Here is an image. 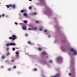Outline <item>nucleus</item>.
I'll list each match as a JSON object with an SVG mask.
<instances>
[{
    "instance_id": "f257e3e1",
    "label": "nucleus",
    "mask_w": 77,
    "mask_h": 77,
    "mask_svg": "<svg viewBox=\"0 0 77 77\" xmlns=\"http://www.w3.org/2000/svg\"><path fill=\"white\" fill-rule=\"evenodd\" d=\"M11 7H12L13 8H15V5L11 4Z\"/></svg>"
},
{
    "instance_id": "f03ea898",
    "label": "nucleus",
    "mask_w": 77,
    "mask_h": 77,
    "mask_svg": "<svg viewBox=\"0 0 77 77\" xmlns=\"http://www.w3.org/2000/svg\"><path fill=\"white\" fill-rule=\"evenodd\" d=\"M6 6L7 8H9L10 7H11V4L8 5H6Z\"/></svg>"
},
{
    "instance_id": "7ed1b4c3",
    "label": "nucleus",
    "mask_w": 77,
    "mask_h": 77,
    "mask_svg": "<svg viewBox=\"0 0 77 77\" xmlns=\"http://www.w3.org/2000/svg\"><path fill=\"white\" fill-rule=\"evenodd\" d=\"M22 29H26L27 28L26 27V26H23L22 27Z\"/></svg>"
},
{
    "instance_id": "20e7f679",
    "label": "nucleus",
    "mask_w": 77,
    "mask_h": 77,
    "mask_svg": "<svg viewBox=\"0 0 77 77\" xmlns=\"http://www.w3.org/2000/svg\"><path fill=\"white\" fill-rule=\"evenodd\" d=\"M28 29H33V27H32V28L31 27L29 28Z\"/></svg>"
},
{
    "instance_id": "39448f33",
    "label": "nucleus",
    "mask_w": 77,
    "mask_h": 77,
    "mask_svg": "<svg viewBox=\"0 0 77 77\" xmlns=\"http://www.w3.org/2000/svg\"><path fill=\"white\" fill-rule=\"evenodd\" d=\"M36 14H37V13L36 12H35L34 13H33V15H36Z\"/></svg>"
},
{
    "instance_id": "423d86ee",
    "label": "nucleus",
    "mask_w": 77,
    "mask_h": 77,
    "mask_svg": "<svg viewBox=\"0 0 77 77\" xmlns=\"http://www.w3.org/2000/svg\"><path fill=\"white\" fill-rule=\"evenodd\" d=\"M20 12L21 13H23V12H24V10H21L20 11Z\"/></svg>"
},
{
    "instance_id": "0eeeda50",
    "label": "nucleus",
    "mask_w": 77,
    "mask_h": 77,
    "mask_svg": "<svg viewBox=\"0 0 77 77\" xmlns=\"http://www.w3.org/2000/svg\"><path fill=\"white\" fill-rule=\"evenodd\" d=\"M27 14L25 13L23 14L24 16H27Z\"/></svg>"
},
{
    "instance_id": "6e6552de",
    "label": "nucleus",
    "mask_w": 77,
    "mask_h": 77,
    "mask_svg": "<svg viewBox=\"0 0 77 77\" xmlns=\"http://www.w3.org/2000/svg\"><path fill=\"white\" fill-rule=\"evenodd\" d=\"M24 23H27V21L26 20H24Z\"/></svg>"
},
{
    "instance_id": "1a4fd4ad",
    "label": "nucleus",
    "mask_w": 77,
    "mask_h": 77,
    "mask_svg": "<svg viewBox=\"0 0 77 77\" xmlns=\"http://www.w3.org/2000/svg\"><path fill=\"white\" fill-rule=\"evenodd\" d=\"M4 16H5V14H2V17H4Z\"/></svg>"
},
{
    "instance_id": "9d476101",
    "label": "nucleus",
    "mask_w": 77,
    "mask_h": 77,
    "mask_svg": "<svg viewBox=\"0 0 77 77\" xmlns=\"http://www.w3.org/2000/svg\"><path fill=\"white\" fill-rule=\"evenodd\" d=\"M29 9H32V7L29 6Z\"/></svg>"
},
{
    "instance_id": "9b49d317",
    "label": "nucleus",
    "mask_w": 77,
    "mask_h": 77,
    "mask_svg": "<svg viewBox=\"0 0 77 77\" xmlns=\"http://www.w3.org/2000/svg\"><path fill=\"white\" fill-rule=\"evenodd\" d=\"M35 23H39V21H36L35 22Z\"/></svg>"
},
{
    "instance_id": "f8f14e48",
    "label": "nucleus",
    "mask_w": 77,
    "mask_h": 77,
    "mask_svg": "<svg viewBox=\"0 0 77 77\" xmlns=\"http://www.w3.org/2000/svg\"><path fill=\"white\" fill-rule=\"evenodd\" d=\"M15 24L16 25H18V23H17L16 22H15Z\"/></svg>"
},
{
    "instance_id": "ddd939ff",
    "label": "nucleus",
    "mask_w": 77,
    "mask_h": 77,
    "mask_svg": "<svg viewBox=\"0 0 77 77\" xmlns=\"http://www.w3.org/2000/svg\"><path fill=\"white\" fill-rule=\"evenodd\" d=\"M34 29H37V28H36V27H35L34 28Z\"/></svg>"
},
{
    "instance_id": "4468645a",
    "label": "nucleus",
    "mask_w": 77,
    "mask_h": 77,
    "mask_svg": "<svg viewBox=\"0 0 77 77\" xmlns=\"http://www.w3.org/2000/svg\"><path fill=\"white\" fill-rule=\"evenodd\" d=\"M29 1H30V2H31L32 1V0H29Z\"/></svg>"
},
{
    "instance_id": "2eb2a0df",
    "label": "nucleus",
    "mask_w": 77,
    "mask_h": 77,
    "mask_svg": "<svg viewBox=\"0 0 77 77\" xmlns=\"http://www.w3.org/2000/svg\"><path fill=\"white\" fill-rule=\"evenodd\" d=\"M1 17V15H0V18Z\"/></svg>"
},
{
    "instance_id": "dca6fc26",
    "label": "nucleus",
    "mask_w": 77,
    "mask_h": 77,
    "mask_svg": "<svg viewBox=\"0 0 77 77\" xmlns=\"http://www.w3.org/2000/svg\"><path fill=\"white\" fill-rule=\"evenodd\" d=\"M40 29H42V28H40Z\"/></svg>"
},
{
    "instance_id": "f3484780",
    "label": "nucleus",
    "mask_w": 77,
    "mask_h": 77,
    "mask_svg": "<svg viewBox=\"0 0 77 77\" xmlns=\"http://www.w3.org/2000/svg\"><path fill=\"white\" fill-rule=\"evenodd\" d=\"M40 0V1H41V0Z\"/></svg>"
}]
</instances>
